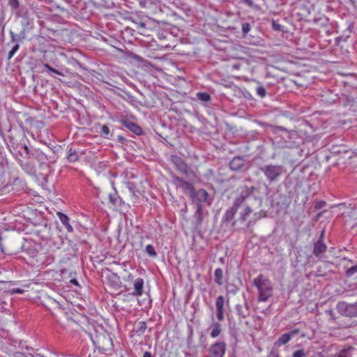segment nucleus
Segmentation results:
<instances>
[{
	"instance_id": "nucleus-45",
	"label": "nucleus",
	"mask_w": 357,
	"mask_h": 357,
	"mask_svg": "<svg viewBox=\"0 0 357 357\" xmlns=\"http://www.w3.org/2000/svg\"><path fill=\"white\" fill-rule=\"evenodd\" d=\"M356 273H357V264L348 268L345 272V276L347 278H351Z\"/></svg>"
},
{
	"instance_id": "nucleus-21",
	"label": "nucleus",
	"mask_w": 357,
	"mask_h": 357,
	"mask_svg": "<svg viewBox=\"0 0 357 357\" xmlns=\"http://www.w3.org/2000/svg\"><path fill=\"white\" fill-rule=\"evenodd\" d=\"M109 201L114 208H121L122 205L125 204L115 190L113 193L109 195Z\"/></svg>"
},
{
	"instance_id": "nucleus-25",
	"label": "nucleus",
	"mask_w": 357,
	"mask_h": 357,
	"mask_svg": "<svg viewBox=\"0 0 357 357\" xmlns=\"http://www.w3.org/2000/svg\"><path fill=\"white\" fill-rule=\"evenodd\" d=\"M335 357H357V348L349 347L341 350Z\"/></svg>"
},
{
	"instance_id": "nucleus-46",
	"label": "nucleus",
	"mask_w": 357,
	"mask_h": 357,
	"mask_svg": "<svg viewBox=\"0 0 357 357\" xmlns=\"http://www.w3.org/2000/svg\"><path fill=\"white\" fill-rule=\"evenodd\" d=\"M20 48L19 43H15L8 54V59H10Z\"/></svg>"
},
{
	"instance_id": "nucleus-13",
	"label": "nucleus",
	"mask_w": 357,
	"mask_h": 357,
	"mask_svg": "<svg viewBox=\"0 0 357 357\" xmlns=\"http://www.w3.org/2000/svg\"><path fill=\"white\" fill-rule=\"evenodd\" d=\"M226 351V343L224 341L215 342L208 349V357H223Z\"/></svg>"
},
{
	"instance_id": "nucleus-17",
	"label": "nucleus",
	"mask_w": 357,
	"mask_h": 357,
	"mask_svg": "<svg viewBox=\"0 0 357 357\" xmlns=\"http://www.w3.org/2000/svg\"><path fill=\"white\" fill-rule=\"evenodd\" d=\"M326 250L327 245L324 243V240L318 239L314 243L312 254L319 260H321L324 258Z\"/></svg>"
},
{
	"instance_id": "nucleus-56",
	"label": "nucleus",
	"mask_w": 357,
	"mask_h": 357,
	"mask_svg": "<svg viewBox=\"0 0 357 357\" xmlns=\"http://www.w3.org/2000/svg\"><path fill=\"white\" fill-rule=\"evenodd\" d=\"M31 31L30 30L22 28L20 32L18 33L20 37H21L23 40L26 37V33Z\"/></svg>"
},
{
	"instance_id": "nucleus-4",
	"label": "nucleus",
	"mask_w": 357,
	"mask_h": 357,
	"mask_svg": "<svg viewBox=\"0 0 357 357\" xmlns=\"http://www.w3.org/2000/svg\"><path fill=\"white\" fill-rule=\"evenodd\" d=\"M269 184L278 183L285 173L284 167L281 165L268 164L259 167Z\"/></svg>"
},
{
	"instance_id": "nucleus-5",
	"label": "nucleus",
	"mask_w": 357,
	"mask_h": 357,
	"mask_svg": "<svg viewBox=\"0 0 357 357\" xmlns=\"http://www.w3.org/2000/svg\"><path fill=\"white\" fill-rule=\"evenodd\" d=\"M238 190L240 192L236 197L243 204L245 202L251 197H254L255 199H258V196L260 194V187L255 185L250 187L242 185L239 188ZM259 199L261 202L260 197H259Z\"/></svg>"
},
{
	"instance_id": "nucleus-47",
	"label": "nucleus",
	"mask_w": 357,
	"mask_h": 357,
	"mask_svg": "<svg viewBox=\"0 0 357 357\" xmlns=\"http://www.w3.org/2000/svg\"><path fill=\"white\" fill-rule=\"evenodd\" d=\"M188 335L187 338L188 345L190 346L192 342L193 337V327L191 325H188Z\"/></svg>"
},
{
	"instance_id": "nucleus-42",
	"label": "nucleus",
	"mask_w": 357,
	"mask_h": 357,
	"mask_svg": "<svg viewBox=\"0 0 357 357\" xmlns=\"http://www.w3.org/2000/svg\"><path fill=\"white\" fill-rule=\"evenodd\" d=\"M267 126L270 128L271 130L274 133H278V132H284L288 133L289 131L283 126H273L271 124H267Z\"/></svg>"
},
{
	"instance_id": "nucleus-49",
	"label": "nucleus",
	"mask_w": 357,
	"mask_h": 357,
	"mask_svg": "<svg viewBox=\"0 0 357 357\" xmlns=\"http://www.w3.org/2000/svg\"><path fill=\"white\" fill-rule=\"evenodd\" d=\"M271 26H272V29L274 31H282V26L281 24H280L279 23H278L277 21L273 19L271 20Z\"/></svg>"
},
{
	"instance_id": "nucleus-37",
	"label": "nucleus",
	"mask_w": 357,
	"mask_h": 357,
	"mask_svg": "<svg viewBox=\"0 0 357 357\" xmlns=\"http://www.w3.org/2000/svg\"><path fill=\"white\" fill-rule=\"evenodd\" d=\"M238 3H243L246 6L255 10H259L260 9V6L258 4L255 3L253 0H239Z\"/></svg>"
},
{
	"instance_id": "nucleus-51",
	"label": "nucleus",
	"mask_w": 357,
	"mask_h": 357,
	"mask_svg": "<svg viewBox=\"0 0 357 357\" xmlns=\"http://www.w3.org/2000/svg\"><path fill=\"white\" fill-rule=\"evenodd\" d=\"M307 353L303 349H298L292 354V357H306Z\"/></svg>"
},
{
	"instance_id": "nucleus-18",
	"label": "nucleus",
	"mask_w": 357,
	"mask_h": 357,
	"mask_svg": "<svg viewBox=\"0 0 357 357\" xmlns=\"http://www.w3.org/2000/svg\"><path fill=\"white\" fill-rule=\"evenodd\" d=\"M119 123L122 126L125 127L128 130L131 131L132 132L138 136L142 135L143 134V130L142 128L135 122H132L128 119H121L119 121Z\"/></svg>"
},
{
	"instance_id": "nucleus-34",
	"label": "nucleus",
	"mask_w": 357,
	"mask_h": 357,
	"mask_svg": "<svg viewBox=\"0 0 357 357\" xmlns=\"http://www.w3.org/2000/svg\"><path fill=\"white\" fill-rule=\"evenodd\" d=\"M107 279L108 282L111 287L114 289H118L120 287L121 282L120 278L116 274L113 273L112 275L109 276Z\"/></svg>"
},
{
	"instance_id": "nucleus-64",
	"label": "nucleus",
	"mask_w": 357,
	"mask_h": 357,
	"mask_svg": "<svg viewBox=\"0 0 357 357\" xmlns=\"http://www.w3.org/2000/svg\"><path fill=\"white\" fill-rule=\"evenodd\" d=\"M143 357H154V356L149 351H145L144 353Z\"/></svg>"
},
{
	"instance_id": "nucleus-63",
	"label": "nucleus",
	"mask_w": 357,
	"mask_h": 357,
	"mask_svg": "<svg viewBox=\"0 0 357 357\" xmlns=\"http://www.w3.org/2000/svg\"><path fill=\"white\" fill-rule=\"evenodd\" d=\"M43 66L44 68L48 70L49 72H50L51 70H53V67H52L50 64L48 63H44L43 64Z\"/></svg>"
},
{
	"instance_id": "nucleus-16",
	"label": "nucleus",
	"mask_w": 357,
	"mask_h": 357,
	"mask_svg": "<svg viewBox=\"0 0 357 357\" xmlns=\"http://www.w3.org/2000/svg\"><path fill=\"white\" fill-rule=\"evenodd\" d=\"M192 202L196 203H208L211 204V202H208L209 194L204 189H199L196 190L195 189L194 193L192 194L190 197Z\"/></svg>"
},
{
	"instance_id": "nucleus-53",
	"label": "nucleus",
	"mask_w": 357,
	"mask_h": 357,
	"mask_svg": "<svg viewBox=\"0 0 357 357\" xmlns=\"http://www.w3.org/2000/svg\"><path fill=\"white\" fill-rule=\"evenodd\" d=\"M34 233L36 234V235L41 240L43 241H46L48 239V236L47 235H44L43 234V231L42 230H35L34 231Z\"/></svg>"
},
{
	"instance_id": "nucleus-35",
	"label": "nucleus",
	"mask_w": 357,
	"mask_h": 357,
	"mask_svg": "<svg viewBox=\"0 0 357 357\" xmlns=\"http://www.w3.org/2000/svg\"><path fill=\"white\" fill-rule=\"evenodd\" d=\"M291 340V337L288 333L282 334L275 342V347H281L287 344Z\"/></svg>"
},
{
	"instance_id": "nucleus-2",
	"label": "nucleus",
	"mask_w": 357,
	"mask_h": 357,
	"mask_svg": "<svg viewBox=\"0 0 357 357\" xmlns=\"http://www.w3.org/2000/svg\"><path fill=\"white\" fill-rule=\"evenodd\" d=\"M20 152L22 156L28 159H35L41 165H50L54 164L57 156L56 153L50 149L40 150L39 149H29L26 145L22 146Z\"/></svg>"
},
{
	"instance_id": "nucleus-27",
	"label": "nucleus",
	"mask_w": 357,
	"mask_h": 357,
	"mask_svg": "<svg viewBox=\"0 0 357 357\" xmlns=\"http://www.w3.org/2000/svg\"><path fill=\"white\" fill-rule=\"evenodd\" d=\"M56 215H57L59 219L60 220L61 222L66 228L67 231L68 232H73V228L70 225L69 218L66 214L63 213L62 212H57Z\"/></svg>"
},
{
	"instance_id": "nucleus-62",
	"label": "nucleus",
	"mask_w": 357,
	"mask_h": 357,
	"mask_svg": "<svg viewBox=\"0 0 357 357\" xmlns=\"http://www.w3.org/2000/svg\"><path fill=\"white\" fill-rule=\"evenodd\" d=\"M128 187L129 190L134 194V192H135V191H134V188H135L134 183H128Z\"/></svg>"
},
{
	"instance_id": "nucleus-8",
	"label": "nucleus",
	"mask_w": 357,
	"mask_h": 357,
	"mask_svg": "<svg viewBox=\"0 0 357 357\" xmlns=\"http://www.w3.org/2000/svg\"><path fill=\"white\" fill-rule=\"evenodd\" d=\"M93 344L99 349L107 350L113 345L112 340L106 333H103L96 335L93 339Z\"/></svg>"
},
{
	"instance_id": "nucleus-43",
	"label": "nucleus",
	"mask_w": 357,
	"mask_h": 357,
	"mask_svg": "<svg viewBox=\"0 0 357 357\" xmlns=\"http://www.w3.org/2000/svg\"><path fill=\"white\" fill-rule=\"evenodd\" d=\"M9 33L10 35L11 43H18L23 40V39L21 37H20V35L18 33L15 34L12 30L9 31Z\"/></svg>"
},
{
	"instance_id": "nucleus-52",
	"label": "nucleus",
	"mask_w": 357,
	"mask_h": 357,
	"mask_svg": "<svg viewBox=\"0 0 357 357\" xmlns=\"http://www.w3.org/2000/svg\"><path fill=\"white\" fill-rule=\"evenodd\" d=\"M250 24L248 22H243L242 24V32L243 36H245L250 31Z\"/></svg>"
},
{
	"instance_id": "nucleus-23",
	"label": "nucleus",
	"mask_w": 357,
	"mask_h": 357,
	"mask_svg": "<svg viewBox=\"0 0 357 357\" xmlns=\"http://www.w3.org/2000/svg\"><path fill=\"white\" fill-rule=\"evenodd\" d=\"M79 149H74L73 146L68 147L66 158L69 162H75L79 160Z\"/></svg>"
},
{
	"instance_id": "nucleus-57",
	"label": "nucleus",
	"mask_w": 357,
	"mask_h": 357,
	"mask_svg": "<svg viewBox=\"0 0 357 357\" xmlns=\"http://www.w3.org/2000/svg\"><path fill=\"white\" fill-rule=\"evenodd\" d=\"M216 317L219 321L224 320V311H216Z\"/></svg>"
},
{
	"instance_id": "nucleus-61",
	"label": "nucleus",
	"mask_w": 357,
	"mask_h": 357,
	"mask_svg": "<svg viewBox=\"0 0 357 357\" xmlns=\"http://www.w3.org/2000/svg\"><path fill=\"white\" fill-rule=\"evenodd\" d=\"M50 72L53 73H54L56 75H61V76H64L65 75L62 72H61V71H59V70H56V69H55L54 68H53V70H51Z\"/></svg>"
},
{
	"instance_id": "nucleus-10",
	"label": "nucleus",
	"mask_w": 357,
	"mask_h": 357,
	"mask_svg": "<svg viewBox=\"0 0 357 357\" xmlns=\"http://www.w3.org/2000/svg\"><path fill=\"white\" fill-rule=\"evenodd\" d=\"M243 205L236 197L233 201V204L225 211L222 218V222L227 224L231 222L237 213L238 208Z\"/></svg>"
},
{
	"instance_id": "nucleus-55",
	"label": "nucleus",
	"mask_w": 357,
	"mask_h": 357,
	"mask_svg": "<svg viewBox=\"0 0 357 357\" xmlns=\"http://www.w3.org/2000/svg\"><path fill=\"white\" fill-rule=\"evenodd\" d=\"M267 357H280L277 349H272Z\"/></svg>"
},
{
	"instance_id": "nucleus-22",
	"label": "nucleus",
	"mask_w": 357,
	"mask_h": 357,
	"mask_svg": "<svg viewBox=\"0 0 357 357\" xmlns=\"http://www.w3.org/2000/svg\"><path fill=\"white\" fill-rule=\"evenodd\" d=\"M134 291L132 294L135 296H140L143 294L144 280L141 278H137L133 284Z\"/></svg>"
},
{
	"instance_id": "nucleus-6",
	"label": "nucleus",
	"mask_w": 357,
	"mask_h": 357,
	"mask_svg": "<svg viewBox=\"0 0 357 357\" xmlns=\"http://www.w3.org/2000/svg\"><path fill=\"white\" fill-rule=\"evenodd\" d=\"M129 20L135 24L137 31L139 34L145 36L151 35L152 22L149 19L130 17Z\"/></svg>"
},
{
	"instance_id": "nucleus-26",
	"label": "nucleus",
	"mask_w": 357,
	"mask_h": 357,
	"mask_svg": "<svg viewBox=\"0 0 357 357\" xmlns=\"http://www.w3.org/2000/svg\"><path fill=\"white\" fill-rule=\"evenodd\" d=\"M22 169L29 175L35 176L36 174V168L33 163L26 161L21 163Z\"/></svg>"
},
{
	"instance_id": "nucleus-7",
	"label": "nucleus",
	"mask_w": 357,
	"mask_h": 357,
	"mask_svg": "<svg viewBox=\"0 0 357 357\" xmlns=\"http://www.w3.org/2000/svg\"><path fill=\"white\" fill-rule=\"evenodd\" d=\"M336 310L342 316L347 317H357V302L347 303L345 301H339L336 305Z\"/></svg>"
},
{
	"instance_id": "nucleus-28",
	"label": "nucleus",
	"mask_w": 357,
	"mask_h": 357,
	"mask_svg": "<svg viewBox=\"0 0 357 357\" xmlns=\"http://www.w3.org/2000/svg\"><path fill=\"white\" fill-rule=\"evenodd\" d=\"M265 216H266V213L262 211L254 213L252 218L250 219L246 223V225H245L246 229H250L251 227H252L256 224V222L258 220H259L262 217H265Z\"/></svg>"
},
{
	"instance_id": "nucleus-30",
	"label": "nucleus",
	"mask_w": 357,
	"mask_h": 357,
	"mask_svg": "<svg viewBox=\"0 0 357 357\" xmlns=\"http://www.w3.org/2000/svg\"><path fill=\"white\" fill-rule=\"evenodd\" d=\"M338 99L340 103L344 107L352 106L355 102L354 97L347 94H342L341 96L338 98Z\"/></svg>"
},
{
	"instance_id": "nucleus-41",
	"label": "nucleus",
	"mask_w": 357,
	"mask_h": 357,
	"mask_svg": "<svg viewBox=\"0 0 357 357\" xmlns=\"http://www.w3.org/2000/svg\"><path fill=\"white\" fill-rule=\"evenodd\" d=\"M314 22L320 26H326L329 23V20L328 17L323 16L319 18H314Z\"/></svg>"
},
{
	"instance_id": "nucleus-12",
	"label": "nucleus",
	"mask_w": 357,
	"mask_h": 357,
	"mask_svg": "<svg viewBox=\"0 0 357 357\" xmlns=\"http://www.w3.org/2000/svg\"><path fill=\"white\" fill-rule=\"evenodd\" d=\"M229 169L234 172H245L248 169L249 165L243 156H235L229 164Z\"/></svg>"
},
{
	"instance_id": "nucleus-38",
	"label": "nucleus",
	"mask_w": 357,
	"mask_h": 357,
	"mask_svg": "<svg viewBox=\"0 0 357 357\" xmlns=\"http://www.w3.org/2000/svg\"><path fill=\"white\" fill-rule=\"evenodd\" d=\"M146 328V323L145 321H139L137 328L135 330L136 335L138 336L142 335L145 332Z\"/></svg>"
},
{
	"instance_id": "nucleus-29",
	"label": "nucleus",
	"mask_w": 357,
	"mask_h": 357,
	"mask_svg": "<svg viewBox=\"0 0 357 357\" xmlns=\"http://www.w3.org/2000/svg\"><path fill=\"white\" fill-rule=\"evenodd\" d=\"M354 29V24H349L347 26V29L344 31V33L341 36H339L335 38V43L338 45L340 42L346 41L347 38L349 37L350 33L352 32Z\"/></svg>"
},
{
	"instance_id": "nucleus-11",
	"label": "nucleus",
	"mask_w": 357,
	"mask_h": 357,
	"mask_svg": "<svg viewBox=\"0 0 357 357\" xmlns=\"http://www.w3.org/2000/svg\"><path fill=\"white\" fill-rule=\"evenodd\" d=\"M172 161L176 169L185 176L195 175L193 170L190 169L188 164L180 156L172 155Z\"/></svg>"
},
{
	"instance_id": "nucleus-60",
	"label": "nucleus",
	"mask_w": 357,
	"mask_h": 357,
	"mask_svg": "<svg viewBox=\"0 0 357 357\" xmlns=\"http://www.w3.org/2000/svg\"><path fill=\"white\" fill-rule=\"evenodd\" d=\"M117 142L123 144L125 142H126V139L121 135H119L117 136Z\"/></svg>"
},
{
	"instance_id": "nucleus-9",
	"label": "nucleus",
	"mask_w": 357,
	"mask_h": 357,
	"mask_svg": "<svg viewBox=\"0 0 357 357\" xmlns=\"http://www.w3.org/2000/svg\"><path fill=\"white\" fill-rule=\"evenodd\" d=\"M172 178L173 184H174L176 188H181L184 193L188 192L190 197H191L192 194L194 193L195 188L192 183L175 174H172Z\"/></svg>"
},
{
	"instance_id": "nucleus-31",
	"label": "nucleus",
	"mask_w": 357,
	"mask_h": 357,
	"mask_svg": "<svg viewBox=\"0 0 357 357\" xmlns=\"http://www.w3.org/2000/svg\"><path fill=\"white\" fill-rule=\"evenodd\" d=\"M8 4L15 15L18 11H21L22 9H27L25 6L20 4L19 0H8Z\"/></svg>"
},
{
	"instance_id": "nucleus-44",
	"label": "nucleus",
	"mask_w": 357,
	"mask_h": 357,
	"mask_svg": "<svg viewBox=\"0 0 357 357\" xmlns=\"http://www.w3.org/2000/svg\"><path fill=\"white\" fill-rule=\"evenodd\" d=\"M145 250L150 257H155L157 256V252L155 250V248L152 245H147L146 246Z\"/></svg>"
},
{
	"instance_id": "nucleus-32",
	"label": "nucleus",
	"mask_w": 357,
	"mask_h": 357,
	"mask_svg": "<svg viewBox=\"0 0 357 357\" xmlns=\"http://www.w3.org/2000/svg\"><path fill=\"white\" fill-rule=\"evenodd\" d=\"M209 329H211L210 335L213 338L218 337L222 331V325L220 322H215L212 324Z\"/></svg>"
},
{
	"instance_id": "nucleus-14",
	"label": "nucleus",
	"mask_w": 357,
	"mask_h": 357,
	"mask_svg": "<svg viewBox=\"0 0 357 357\" xmlns=\"http://www.w3.org/2000/svg\"><path fill=\"white\" fill-rule=\"evenodd\" d=\"M208 215V212L204 208L202 204L196 203V211L193 215L194 223L196 227L202 225L204 218Z\"/></svg>"
},
{
	"instance_id": "nucleus-20",
	"label": "nucleus",
	"mask_w": 357,
	"mask_h": 357,
	"mask_svg": "<svg viewBox=\"0 0 357 357\" xmlns=\"http://www.w3.org/2000/svg\"><path fill=\"white\" fill-rule=\"evenodd\" d=\"M243 208L242 211L239 213L238 220L241 222H245L250 215L252 213V209L250 205L245 202V204L241 206Z\"/></svg>"
},
{
	"instance_id": "nucleus-48",
	"label": "nucleus",
	"mask_w": 357,
	"mask_h": 357,
	"mask_svg": "<svg viewBox=\"0 0 357 357\" xmlns=\"http://www.w3.org/2000/svg\"><path fill=\"white\" fill-rule=\"evenodd\" d=\"M207 337L203 333H201L199 336V345L202 348H206L207 347Z\"/></svg>"
},
{
	"instance_id": "nucleus-58",
	"label": "nucleus",
	"mask_w": 357,
	"mask_h": 357,
	"mask_svg": "<svg viewBox=\"0 0 357 357\" xmlns=\"http://www.w3.org/2000/svg\"><path fill=\"white\" fill-rule=\"evenodd\" d=\"M3 20H4V17L3 16H0V26L1 28L2 34H3L4 29H5V26H6V24H5V22H3Z\"/></svg>"
},
{
	"instance_id": "nucleus-40",
	"label": "nucleus",
	"mask_w": 357,
	"mask_h": 357,
	"mask_svg": "<svg viewBox=\"0 0 357 357\" xmlns=\"http://www.w3.org/2000/svg\"><path fill=\"white\" fill-rule=\"evenodd\" d=\"M225 298L223 296H219L215 301L216 311H224Z\"/></svg>"
},
{
	"instance_id": "nucleus-1",
	"label": "nucleus",
	"mask_w": 357,
	"mask_h": 357,
	"mask_svg": "<svg viewBox=\"0 0 357 357\" xmlns=\"http://www.w3.org/2000/svg\"><path fill=\"white\" fill-rule=\"evenodd\" d=\"M24 238L17 236H0V248L3 253L8 255L18 254L20 251L25 250L31 254L32 257L36 255V251L34 248H31L29 243L22 241Z\"/></svg>"
},
{
	"instance_id": "nucleus-36",
	"label": "nucleus",
	"mask_w": 357,
	"mask_h": 357,
	"mask_svg": "<svg viewBox=\"0 0 357 357\" xmlns=\"http://www.w3.org/2000/svg\"><path fill=\"white\" fill-rule=\"evenodd\" d=\"M222 278H223L222 269L220 268L215 269V273H214V281L218 285H222L223 284Z\"/></svg>"
},
{
	"instance_id": "nucleus-59",
	"label": "nucleus",
	"mask_w": 357,
	"mask_h": 357,
	"mask_svg": "<svg viewBox=\"0 0 357 357\" xmlns=\"http://www.w3.org/2000/svg\"><path fill=\"white\" fill-rule=\"evenodd\" d=\"M300 333V330L298 328H294L293 330H291L290 332H289L288 333L289 334L291 338L294 336H295L296 335Z\"/></svg>"
},
{
	"instance_id": "nucleus-33",
	"label": "nucleus",
	"mask_w": 357,
	"mask_h": 357,
	"mask_svg": "<svg viewBox=\"0 0 357 357\" xmlns=\"http://www.w3.org/2000/svg\"><path fill=\"white\" fill-rule=\"evenodd\" d=\"M99 126L100 128L99 132L100 136L105 139H111L113 137V133L111 132L109 127L105 124H100Z\"/></svg>"
},
{
	"instance_id": "nucleus-19",
	"label": "nucleus",
	"mask_w": 357,
	"mask_h": 357,
	"mask_svg": "<svg viewBox=\"0 0 357 357\" xmlns=\"http://www.w3.org/2000/svg\"><path fill=\"white\" fill-rule=\"evenodd\" d=\"M196 98L205 107H208L211 105L212 98L207 92L199 91L196 93Z\"/></svg>"
},
{
	"instance_id": "nucleus-3",
	"label": "nucleus",
	"mask_w": 357,
	"mask_h": 357,
	"mask_svg": "<svg viewBox=\"0 0 357 357\" xmlns=\"http://www.w3.org/2000/svg\"><path fill=\"white\" fill-rule=\"evenodd\" d=\"M253 284L259 291V301L265 302L273 295V287L271 282L262 274L254 279Z\"/></svg>"
},
{
	"instance_id": "nucleus-39",
	"label": "nucleus",
	"mask_w": 357,
	"mask_h": 357,
	"mask_svg": "<svg viewBox=\"0 0 357 357\" xmlns=\"http://www.w3.org/2000/svg\"><path fill=\"white\" fill-rule=\"evenodd\" d=\"M258 86L256 88V92L259 97L261 98H264L267 94V89L266 87L264 86L261 84V83L257 82Z\"/></svg>"
},
{
	"instance_id": "nucleus-50",
	"label": "nucleus",
	"mask_w": 357,
	"mask_h": 357,
	"mask_svg": "<svg viewBox=\"0 0 357 357\" xmlns=\"http://www.w3.org/2000/svg\"><path fill=\"white\" fill-rule=\"evenodd\" d=\"M326 205V202L324 200L316 201L314 204V207L315 210H319L325 207Z\"/></svg>"
},
{
	"instance_id": "nucleus-24",
	"label": "nucleus",
	"mask_w": 357,
	"mask_h": 357,
	"mask_svg": "<svg viewBox=\"0 0 357 357\" xmlns=\"http://www.w3.org/2000/svg\"><path fill=\"white\" fill-rule=\"evenodd\" d=\"M236 313L240 318H245L249 316V307L246 301L244 305L237 304L235 307Z\"/></svg>"
},
{
	"instance_id": "nucleus-54",
	"label": "nucleus",
	"mask_w": 357,
	"mask_h": 357,
	"mask_svg": "<svg viewBox=\"0 0 357 357\" xmlns=\"http://www.w3.org/2000/svg\"><path fill=\"white\" fill-rule=\"evenodd\" d=\"M10 294L11 295L15 294H23L24 292V290L21 288H13L10 289Z\"/></svg>"
},
{
	"instance_id": "nucleus-15",
	"label": "nucleus",
	"mask_w": 357,
	"mask_h": 357,
	"mask_svg": "<svg viewBox=\"0 0 357 357\" xmlns=\"http://www.w3.org/2000/svg\"><path fill=\"white\" fill-rule=\"evenodd\" d=\"M16 17L22 18L21 25L22 28L31 31L33 29V19L29 16L28 9H22L15 15Z\"/></svg>"
}]
</instances>
